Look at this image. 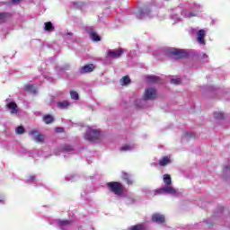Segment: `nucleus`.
<instances>
[{
  "mask_svg": "<svg viewBox=\"0 0 230 230\" xmlns=\"http://www.w3.org/2000/svg\"><path fill=\"white\" fill-rule=\"evenodd\" d=\"M106 186L111 191V193H113L114 195H117L118 197L123 195L125 193V186L123 183L119 181H110L106 183Z\"/></svg>",
  "mask_w": 230,
  "mask_h": 230,
  "instance_id": "f257e3e1",
  "label": "nucleus"
},
{
  "mask_svg": "<svg viewBox=\"0 0 230 230\" xmlns=\"http://www.w3.org/2000/svg\"><path fill=\"white\" fill-rule=\"evenodd\" d=\"M169 55L174 57L175 60H181L182 58H186L188 57V52L184 49H169L168 50Z\"/></svg>",
  "mask_w": 230,
  "mask_h": 230,
  "instance_id": "f03ea898",
  "label": "nucleus"
},
{
  "mask_svg": "<svg viewBox=\"0 0 230 230\" xmlns=\"http://www.w3.org/2000/svg\"><path fill=\"white\" fill-rule=\"evenodd\" d=\"M100 137H102V132L98 129H91L84 135V139H87L88 141H98Z\"/></svg>",
  "mask_w": 230,
  "mask_h": 230,
  "instance_id": "7ed1b4c3",
  "label": "nucleus"
},
{
  "mask_svg": "<svg viewBox=\"0 0 230 230\" xmlns=\"http://www.w3.org/2000/svg\"><path fill=\"white\" fill-rule=\"evenodd\" d=\"M157 98V91L154 88H147L145 90L144 100H155Z\"/></svg>",
  "mask_w": 230,
  "mask_h": 230,
  "instance_id": "20e7f679",
  "label": "nucleus"
},
{
  "mask_svg": "<svg viewBox=\"0 0 230 230\" xmlns=\"http://www.w3.org/2000/svg\"><path fill=\"white\" fill-rule=\"evenodd\" d=\"M96 69L94 64L84 65L79 69L80 75H87V73H93Z\"/></svg>",
  "mask_w": 230,
  "mask_h": 230,
  "instance_id": "39448f33",
  "label": "nucleus"
},
{
  "mask_svg": "<svg viewBox=\"0 0 230 230\" xmlns=\"http://www.w3.org/2000/svg\"><path fill=\"white\" fill-rule=\"evenodd\" d=\"M30 136L32 137V139L36 141V143H44V137L42 134H40L39 131L33 129L30 131Z\"/></svg>",
  "mask_w": 230,
  "mask_h": 230,
  "instance_id": "423d86ee",
  "label": "nucleus"
},
{
  "mask_svg": "<svg viewBox=\"0 0 230 230\" xmlns=\"http://www.w3.org/2000/svg\"><path fill=\"white\" fill-rule=\"evenodd\" d=\"M124 53H125V50L123 49L107 51V55L108 57H111V58H119V57H121Z\"/></svg>",
  "mask_w": 230,
  "mask_h": 230,
  "instance_id": "0eeeda50",
  "label": "nucleus"
},
{
  "mask_svg": "<svg viewBox=\"0 0 230 230\" xmlns=\"http://www.w3.org/2000/svg\"><path fill=\"white\" fill-rule=\"evenodd\" d=\"M152 222H155V224H164L166 222V217H164V215L155 213L151 217Z\"/></svg>",
  "mask_w": 230,
  "mask_h": 230,
  "instance_id": "6e6552de",
  "label": "nucleus"
},
{
  "mask_svg": "<svg viewBox=\"0 0 230 230\" xmlns=\"http://www.w3.org/2000/svg\"><path fill=\"white\" fill-rule=\"evenodd\" d=\"M7 109H9L11 114H17L19 112V106L15 102H11L7 105Z\"/></svg>",
  "mask_w": 230,
  "mask_h": 230,
  "instance_id": "1a4fd4ad",
  "label": "nucleus"
},
{
  "mask_svg": "<svg viewBox=\"0 0 230 230\" xmlns=\"http://www.w3.org/2000/svg\"><path fill=\"white\" fill-rule=\"evenodd\" d=\"M205 38H206V31L204 30H199L198 31V38H197V41L199 43V44H206V40H205Z\"/></svg>",
  "mask_w": 230,
  "mask_h": 230,
  "instance_id": "9d476101",
  "label": "nucleus"
},
{
  "mask_svg": "<svg viewBox=\"0 0 230 230\" xmlns=\"http://www.w3.org/2000/svg\"><path fill=\"white\" fill-rule=\"evenodd\" d=\"M122 179L128 186H132L134 184V181H132V178H130V174L127 172H122Z\"/></svg>",
  "mask_w": 230,
  "mask_h": 230,
  "instance_id": "9b49d317",
  "label": "nucleus"
},
{
  "mask_svg": "<svg viewBox=\"0 0 230 230\" xmlns=\"http://www.w3.org/2000/svg\"><path fill=\"white\" fill-rule=\"evenodd\" d=\"M132 80H130V76L125 75L119 80V84L122 86L128 85L131 84Z\"/></svg>",
  "mask_w": 230,
  "mask_h": 230,
  "instance_id": "f8f14e48",
  "label": "nucleus"
},
{
  "mask_svg": "<svg viewBox=\"0 0 230 230\" xmlns=\"http://www.w3.org/2000/svg\"><path fill=\"white\" fill-rule=\"evenodd\" d=\"M160 166H166L167 164H170L171 160L169 156H164L158 161Z\"/></svg>",
  "mask_w": 230,
  "mask_h": 230,
  "instance_id": "ddd939ff",
  "label": "nucleus"
},
{
  "mask_svg": "<svg viewBox=\"0 0 230 230\" xmlns=\"http://www.w3.org/2000/svg\"><path fill=\"white\" fill-rule=\"evenodd\" d=\"M43 121L44 123H46V125H49L51 123H53V121H55V118H53V116L47 114L45 116H43Z\"/></svg>",
  "mask_w": 230,
  "mask_h": 230,
  "instance_id": "4468645a",
  "label": "nucleus"
},
{
  "mask_svg": "<svg viewBox=\"0 0 230 230\" xmlns=\"http://www.w3.org/2000/svg\"><path fill=\"white\" fill-rule=\"evenodd\" d=\"M164 193H168L170 195H175L177 193V190L173 187H164Z\"/></svg>",
  "mask_w": 230,
  "mask_h": 230,
  "instance_id": "2eb2a0df",
  "label": "nucleus"
},
{
  "mask_svg": "<svg viewBox=\"0 0 230 230\" xmlns=\"http://www.w3.org/2000/svg\"><path fill=\"white\" fill-rule=\"evenodd\" d=\"M128 230H146L144 225L138 224L135 226H131L130 227L128 228Z\"/></svg>",
  "mask_w": 230,
  "mask_h": 230,
  "instance_id": "dca6fc26",
  "label": "nucleus"
},
{
  "mask_svg": "<svg viewBox=\"0 0 230 230\" xmlns=\"http://www.w3.org/2000/svg\"><path fill=\"white\" fill-rule=\"evenodd\" d=\"M90 38L92 40H93V42H100V40H102V38L96 32H92L90 34Z\"/></svg>",
  "mask_w": 230,
  "mask_h": 230,
  "instance_id": "f3484780",
  "label": "nucleus"
},
{
  "mask_svg": "<svg viewBox=\"0 0 230 230\" xmlns=\"http://www.w3.org/2000/svg\"><path fill=\"white\" fill-rule=\"evenodd\" d=\"M69 102L67 101H63V102H58V109H67L69 107Z\"/></svg>",
  "mask_w": 230,
  "mask_h": 230,
  "instance_id": "a211bd4d",
  "label": "nucleus"
},
{
  "mask_svg": "<svg viewBox=\"0 0 230 230\" xmlns=\"http://www.w3.org/2000/svg\"><path fill=\"white\" fill-rule=\"evenodd\" d=\"M25 91H27V93H32L33 94L37 93V89H35V86L31 84H27L25 86Z\"/></svg>",
  "mask_w": 230,
  "mask_h": 230,
  "instance_id": "6ab92c4d",
  "label": "nucleus"
},
{
  "mask_svg": "<svg viewBox=\"0 0 230 230\" xmlns=\"http://www.w3.org/2000/svg\"><path fill=\"white\" fill-rule=\"evenodd\" d=\"M164 182L166 186H170L172 184V177L170 174L164 175Z\"/></svg>",
  "mask_w": 230,
  "mask_h": 230,
  "instance_id": "aec40b11",
  "label": "nucleus"
},
{
  "mask_svg": "<svg viewBox=\"0 0 230 230\" xmlns=\"http://www.w3.org/2000/svg\"><path fill=\"white\" fill-rule=\"evenodd\" d=\"M73 223V221H71V220H58V226H60L61 227H64V226H69V225H71Z\"/></svg>",
  "mask_w": 230,
  "mask_h": 230,
  "instance_id": "412c9836",
  "label": "nucleus"
},
{
  "mask_svg": "<svg viewBox=\"0 0 230 230\" xmlns=\"http://www.w3.org/2000/svg\"><path fill=\"white\" fill-rule=\"evenodd\" d=\"M8 17H10V13H0V22H4V21H6V19H8Z\"/></svg>",
  "mask_w": 230,
  "mask_h": 230,
  "instance_id": "4be33fe9",
  "label": "nucleus"
},
{
  "mask_svg": "<svg viewBox=\"0 0 230 230\" xmlns=\"http://www.w3.org/2000/svg\"><path fill=\"white\" fill-rule=\"evenodd\" d=\"M45 31H51V30H53V23H51V22H45Z\"/></svg>",
  "mask_w": 230,
  "mask_h": 230,
  "instance_id": "5701e85b",
  "label": "nucleus"
},
{
  "mask_svg": "<svg viewBox=\"0 0 230 230\" xmlns=\"http://www.w3.org/2000/svg\"><path fill=\"white\" fill-rule=\"evenodd\" d=\"M70 96H71L72 100H79L80 99V95H78V93L75 91H70Z\"/></svg>",
  "mask_w": 230,
  "mask_h": 230,
  "instance_id": "b1692460",
  "label": "nucleus"
},
{
  "mask_svg": "<svg viewBox=\"0 0 230 230\" xmlns=\"http://www.w3.org/2000/svg\"><path fill=\"white\" fill-rule=\"evenodd\" d=\"M16 134H24L26 132V129L22 126H19L15 129Z\"/></svg>",
  "mask_w": 230,
  "mask_h": 230,
  "instance_id": "393cba45",
  "label": "nucleus"
},
{
  "mask_svg": "<svg viewBox=\"0 0 230 230\" xmlns=\"http://www.w3.org/2000/svg\"><path fill=\"white\" fill-rule=\"evenodd\" d=\"M224 113L223 112H215L214 113V118L216 119H224Z\"/></svg>",
  "mask_w": 230,
  "mask_h": 230,
  "instance_id": "a878e982",
  "label": "nucleus"
},
{
  "mask_svg": "<svg viewBox=\"0 0 230 230\" xmlns=\"http://www.w3.org/2000/svg\"><path fill=\"white\" fill-rule=\"evenodd\" d=\"M147 80L148 82H157V80H159V77L155 75H149L147 76Z\"/></svg>",
  "mask_w": 230,
  "mask_h": 230,
  "instance_id": "bb28decb",
  "label": "nucleus"
},
{
  "mask_svg": "<svg viewBox=\"0 0 230 230\" xmlns=\"http://www.w3.org/2000/svg\"><path fill=\"white\" fill-rule=\"evenodd\" d=\"M131 146L130 145H124L122 147H120V152H127L128 150H130Z\"/></svg>",
  "mask_w": 230,
  "mask_h": 230,
  "instance_id": "cd10ccee",
  "label": "nucleus"
},
{
  "mask_svg": "<svg viewBox=\"0 0 230 230\" xmlns=\"http://www.w3.org/2000/svg\"><path fill=\"white\" fill-rule=\"evenodd\" d=\"M155 195H163V194H164V187L155 190Z\"/></svg>",
  "mask_w": 230,
  "mask_h": 230,
  "instance_id": "c85d7f7f",
  "label": "nucleus"
},
{
  "mask_svg": "<svg viewBox=\"0 0 230 230\" xmlns=\"http://www.w3.org/2000/svg\"><path fill=\"white\" fill-rule=\"evenodd\" d=\"M73 150V146L66 145L63 147V152H71Z\"/></svg>",
  "mask_w": 230,
  "mask_h": 230,
  "instance_id": "c756f323",
  "label": "nucleus"
},
{
  "mask_svg": "<svg viewBox=\"0 0 230 230\" xmlns=\"http://www.w3.org/2000/svg\"><path fill=\"white\" fill-rule=\"evenodd\" d=\"M171 84H174V85H179L181 84V79H171Z\"/></svg>",
  "mask_w": 230,
  "mask_h": 230,
  "instance_id": "7c9ffc66",
  "label": "nucleus"
},
{
  "mask_svg": "<svg viewBox=\"0 0 230 230\" xmlns=\"http://www.w3.org/2000/svg\"><path fill=\"white\" fill-rule=\"evenodd\" d=\"M56 132L62 133V132H64V128H56Z\"/></svg>",
  "mask_w": 230,
  "mask_h": 230,
  "instance_id": "2f4dec72",
  "label": "nucleus"
},
{
  "mask_svg": "<svg viewBox=\"0 0 230 230\" xmlns=\"http://www.w3.org/2000/svg\"><path fill=\"white\" fill-rule=\"evenodd\" d=\"M12 3H21V0H12Z\"/></svg>",
  "mask_w": 230,
  "mask_h": 230,
  "instance_id": "473e14b6",
  "label": "nucleus"
},
{
  "mask_svg": "<svg viewBox=\"0 0 230 230\" xmlns=\"http://www.w3.org/2000/svg\"><path fill=\"white\" fill-rule=\"evenodd\" d=\"M227 170L230 171V167H229V166H226V167L225 168V172H227Z\"/></svg>",
  "mask_w": 230,
  "mask_h": 230,
  "instance_id": "72a5a7b5",
  "label": "nucleus"
},
{
  "mask_svg": "<svg viewBox=\"0 0 230 230\" xmlns=\"http://www.w3.org/2000/svg\"><path fill=\"white\" fill-rule=\"evenodd\" d=\"M31 181H35V177H34V176H31Z\"/></svg>",
  "mask_w": 230,
  "mask_h": 230,
  "instance_id": "f704fd0d",
  "label": "nucleus"
},
{
  "mask_svg": "<svg viewBox=\"0 0 230 230\" xmlns=\"http://www.w3.org/2000/svg\"><path fill=\"white\" fill-rule=\"evenodd\" d=\"M203 58H208V55L204 54V55H203Z\"/></svg>",
  "mask_w": 230,
  "mask_h": 230,
  "instance_id": "c9c22d12",
  "label": "nucleus"
},
{
  "mask_svg": "<svg viewBox=\"0 0 230 230\" xmlns=\"http://www.w3.org/2000/svg\"><path fill=\"white\" fill-rule=\"evenodd\" d=\"M193 15H194L193 13H190V16H191V17H193Z\"/></svg>",
  "mask_w": 230,
  "mask_h": 230,
  "instance_id": "e433bc0d",
  "label": "nucleus"
},
{
  "mask_svg": "<svg viewBox=\"0 0 230 230\" xmlns=\"http://www.w3.org/2000/svg\"><path fill=\"white\" fill-rule=\"evenodd\" d=\"M67 35H73V33H67Z\"/></svg>",
  "mask_w": 230,
  "mask_h": 230,
  "instance_id": "4c0bfd02",
  "label": "nucleus"
}]
</instances>
